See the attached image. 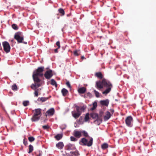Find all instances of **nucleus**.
<instances>
[{"label":"nucleus","mask_w":156,"mask_h":156,"mask_svg":"<svg viewBox=\"0 0 156 156\" xmlns=\"http://www.w3.org/2000/svg\"><path fill=\"white\" fill-rule=\"evenodd\" d=\"M44 67L43 66L39 67L37 69L34 71L32 75L34 83L32 84L30 86L31 88L34 90L41 86L40 82L41 80L38 76L42 77L43 76V73L44 71Z\"/></svg>","instance_id":"nucleus-1"},{"label":"nucleus","mask_w":156,"mask_h":156,"mask_svg":"<svg viewBox=\"0 0 156 156\" xmlns=\"http://www.w3.org/2000/svg\"><path fill=\"white\" fill-rule=\"evenodd\" d=\"M29 105V101H24L23 102V105L24 106H26Z\"/></svg>","instance_id":"nucleus-36"},{"label":"nucleus","mask_w":156,"mask_h":156,"mask_svg":"<svg viewBox=\"0 0 156 156\" xmlns=\"http://www.w3.org/2000/svg\"><path fill=\"white\" fill-rule=\"evenodd\" d=\"M89 119V114L88 113H87L85 117L84 120L85 122L87 121Z\"/></svg>","instance_id":"nucleus-30"},{"label":"nucleus","mask_w":156,"mask_h":156,"mask_svg":"<svg viewBox=\"0 0 156 156\" xmlns=\"http://www.w3.org/2000/svg\"><path fill=\"white\" fill-rule=\"evenodd\" d=\"M80 108L81 111L84 110L86 108V107L83 106Z\"/></svg>","instance_id":"nucleus-43"},{"label":"nucleus","mask_w":156,"mask_h":156,"mask_svg":"<svg viewBox=\"0 0 156 156\" xmlns=\"http://www.w3.org/2000/svg\"><path fill=\"white\" fill-rule=\"evenodd\" d=\"M111 112H114V110H111Z\"/></svg>","instance_id":"nucleus-47"},{"label":"nucleus","mask_w":156,"mask_h":156,"mask_svg":"<svg viewBox=\"0 0 156 156\" xmlns=\"http://www.w3.org/2000/svg\"><path fill=\"white\" fill-rule=\"evenodd\" d=\"M82 117H80L79 119V122L80 123L82 121Z\"/></svg>","instance_id":"nucleus-45"},{"label":"nucleus","mask_w":156,"mask_h":156,"mask_svg":"<svg viewBox=\"0 0 156 156\" xmlns=\"http://www.w3.org/2000/svg\"><path fill=\"white\" fill-rule=\"evenodd\" d=\"M80 50H76L74 52V55L76 56H78L80 54Z\"/></svg>","instance_id":"nucleus-31"},{"label":"nucleus","mask_w":156,"mask_h":156,"mask_svg":"<svg viewBox=\"0 0 156 156\" xmlns=\"http://www.w3.org/2000/svg\"><path fill=\"white\" fill-rule=\"evenodd\" d=\"M56 44L58 48H60V43L59 41H57Z\"/></svg>","instance_id":"nucleus-39"},{"label":"nucleus","mask_w":156,"mask_h":156,"mask_svg":"<svg viewBox=\"0 0 156 156\" xmlns=\"http://www.w3.org/2000/svg\"><path fill=\"white\" fill-rule=\"evenodd\" d=\"M2 45L6 53L10 52V47L9 43L7 41H4L2 42Z\"/></svg>","instance_id":"nucleus-6"},{"label":"nucleus","mask_w":156,"mask_h":156,"mask_svg":"<svg viewBox=\"0 0 156 156\" xmlns=\"http://www.w3.org/2000/svg\"><path fill=\"white\" fill-rule=\"evenodd\" d=\"M34 96L36 97H37L38 95V93L37 91V90H35L34 92Z\"/></svg>","instance_id":"nucleus-38"},{"label":"nucleus","mask_w":156,"mask_h":156,"mask_svg":"<svg viewBox=\"0 0 156 156\" xmlns=\"http://www.w3.org/2000/svg\"><path fill=\"white\" fill-rule=\"evenodd\" d=\"M82 134L85 137L82 138L79 141L80 144L83 146L90 147L93 144V139L90 136L88 133L85 131H82Z\"/></svg>","instance_id":"nucleus-3"},{"label":"nucleus","mask_w":156,"mask_h":156,"mask_svg":"<svg viewBox=\"0 0 156 156\" xmlns=\"http://www.w3.org/2000/svg\"><path fill=\"white\" fill-rule=\"evenodd\" d=\"M72 114L73 116L75 119L78 118L81 115L80 113L77 112L75 111H72Z\"/></svg>","instance_id":"nucleus-17"},{"label":"nucleus","mask_w":156,"mask_h":156,"mask_svg":"<svg viewBox=\"0 0 156 156\" xmlns=\"http://www.w3.org/2000/svg\"><path fill=\"white\" fill-rule=\"evenodd\" d=\"M66 85L68 87H69V88H71V87L70 83L69 81L66 82Z\"/></svg>","instance_id":"nucleus-40"},{"label":"nucleus","mask_w":156,"mask_h":156,"mask_svg":"<svg viewBox=\"0 0 156 156\" xmlns=\"http://www.w3.org/2000/svg\"><path fill=\"white\" fill-rule=\"evenodd\" d=\"M70 140L71 141H77V140L74 137L71 136L70 137Z\"/></svg>","instance_id":"nucleus-37"},{"label":"nucleus","mask_w":156,"mask_h":156,"mask_svg":"<svg viewBox=\"0 0 156 156\" xmlns=\"http://www.w3.org/2000/svg\"><path fill=\"white\" fill-rule=\"evenodd\" d=\"M43 128L44 129H46L49 128V127L48 126H42Z\"/></svg>","instance_id":"nucleus-41"},{"label":"nucleus","mask_w":156,"mask_h":156,"mask_svg":"<svg viewBox=\"0 0 156 156\" xmlns=\"http://www.w3.org/2000/svg\"><path fill=\"white\" fill-rule=\"evenodd\" d=\"M62 134H58L55 136V139L58 140L62 138Z\"/></svg>","instance_id":"nucleus-21"},{"label":"nucleus","mask_w":156,"mask_h":156,"mask_svg":"<svg viewBox=\"0 0 156 156\" xmlns=\"http://www.w3.org/2000/svg\"><path fill=\"white\" fill-rule=\"evenodd\" d=\"M56 147L60 149H62L64 147V144L62 142H60L56 144Z\"/></svg>","instance_id":"nucleus-18"},{"label":"nucleus","mask_w":156,"mask_h":156,"mask_svg":"<svg viewBox=\"0 0 156 156\" xmlns=\"http://www.w3.org/2000/svg\"><path fill=\"white\" fill-rule=\"evenodd\" d=\"M28 139L29 141L32 142L34 141L35 140V138L33 136H30L28 137Z\"/></svg>","instance_id":"nucleus-34"},{"label":"nucleus","mask_w":156,"mask_h":156,"mask_svg":"<svg viewBox=\"0 0 156 156\" xmlns=\"http://www.w3.org/2000/svg\"><path fill=\"white\" fill-rule=\"evenodd\" d=\"M24 43L25 44H27V42H24Z\"/></svg>","instance_id":"nucleus-49"},{"label":"nucleus","mask_w":156,"mask_h":156,"mask_svg":"<svg viewBox=\"0 0 156 156\" xmlns=\"http://www.w3.org/2000/svg\"><path fill=\"white\" fill-rule=\"evenodd\" d=\"M48 98L46 97H41V98H39L38 99V101H41L42 102H44L46 101L48 99Z\"/></svg>","instance_id":"nucleus-23"},{"label":"nucleus","mask_w":156,"mask_h":156,"mask_svg":"<svg viewBox=\"0 0 156 156\" xmlns=\"http://www.w3.org/2000/svg\"><path fill=\"white\" fill-rule=\"evenodd\" d=\"M12 89L14 90H17V87L16 84H14L12 86Z\"/></svg>","instance_id":"nucleus-32"},{"label":"nucleus","mask_w":156,"mask_h":156,"mask_svg":"<svg viewBox=\"0 0 156 156\" xmlns=\"http://www.w3.org/2000/svg\"><path fill=\"white\" fill-rule=\"evenodd\" d=\"M52 71L51 69L46 71L44 74V76L47 79H50L53 76Z\"/></svg>","instance_id":"nucleus-8"},{"label":"nucleus","mask_w":156,"mask_h":156,"mask_svg":"<svg viewBox=\"0 0 156 156\" xmlns=\"http://www.w3.org/2000/svg\"><path fill=\"white\" fill-rule=\"evenodd\" d=\"M61 92L62 95L64 96H66L68 93V90L65 88L62 89V90Z\"/></svg>","instance_id":"nucleus-20"},{"label":"nucleus","mask_w":156,"mask_h":156,"mask_svg":"<svg viewBox=\"0 0 156 156\" xmlns=\"http://www.w3.org/2000/svg\"><path fill=\"white\" fill-rule=\"evenodd\" d=\"M58 11L61 16H63L64 15L65 11L63 9L60 8L58 9Z\"/></svg>","instance_id":"nucleus-22"},{"label":"nucleus","mask_w":156,"mask_h":156,"mask_svg":"<svg viewBox=\"0 0 156 156\" xmlns=\"http://www.w3.org/2000/svg\"><path fill=\"white\" fill-rule=\"evenodd\" d=\"M65 149L66 150L73 151L76 150V148L74 144L69 143L65 146Z\"/></svg>","instance_id":"nucleus-9"},{"label":"nucleus","mask_w":156,"mask_h":156,"mask_svg":"<svg viewBox=\"0 0 156 156\" xmlns=\"http://www.w3.org/2000/svg\"><path fill=\"white\" fill-rule=\"evenodd\" d=\"M96 87L98 89H101L105 87L106 89L102 92V94L105 95L108 93L111 90L112 86L111 83L108 80L104 79L101 80L97 81L96 82Z\"/></svg>","instance_id":"nucleus-2"},{"label":"nucleus","mask_w":156,"mask_h":156,"mask_svg":"<svg viewBox=\"0 0 156 156\" xmlns=\"http://www.w3.org/2000/svg\"><path fill=\"white\" fill-rule=\"evenodd\" d=\"M23 143L24 144L26 145L27 144V142L26 140H25V139H24L23 140Z\"/></svg>","instance_id":"nucleus-42"},{"label":"nucleus","mask_w":156,"mask_h":156,"mask_svg":"<svg viewBox=\"0 0 156 156\" xmlns=\"http://www.w3.org/2000/svg\"><path fill=\"white\" fill-rule=\"evenodd\" d=\"M86 90V88L83 87L79 88L78 90V92L80 94H83L85 93Z\"/></svg>","instance_id":"nucleus-13"},{"label":"nucleus","mask_w":156,"mask_h":156,"mask_svg":"<svg viewBox=\"0 0 156 156\" xmlns=\"http://www.w3.org/2000/svg\"><path fill=\"white\" fill-rule=\"evenodd\" d=\"M108 144L106 143H104L101 145V148L104 150H105L108 147Z\"/></svg>","instance_id":"nucleus-26"},{"label":"nucleus","mask_w":156,"mask_h":156,"mask_svg":"<svg viewBox=\"0 0 156 156\" xmlns=\"http://www.w3.org/2000/svg\"><path fill=\"white\" fill-rule=\"evenodd\" d=\"M59 48H56L54 50V51L55 53H57L58 51V49Z\"/></svg>","instance_id":"nucleus-46"},{"label":"nucleus","mask_w":156,"mask_h":156,"mask_svg":"<svg viewBox=\"0 0 156 156\" xmlns=\"http://www.w3.org/2000/svg\"><path fill=\"white\" fill-rule=\"evenodd\" d=\"M29 151L28 153L30 154L33 151L34 148L33 146L31 145H30L29 146Z\"/></svg>","instance_id":"nucleus-27"},{"label":"nucleus","mask_w":156,"mask_h":156,"mask_svg":"<svg viewBox=\"0 0 156 156\" xmlns=\"http://www.w3.org/2000/svg\"><path fill=\"white\" fill-rule=\"evenodd\" d=\"M97 107V103L96 102H95L93 104V107L91 108L90 109L92 111L94 110Z\"/></svg>","instance_id":"nucleus-28"},{"label":"nucleus","mask_w":156,"mask_h":156,"mask_svg":"<svg viewBox=\"0 0 156 156\" xmlns=\"http://www.w3.org/2000/svg\"><path fill=\"white\" fill-rule=\"evenodd\" d=\"M83 97L84 98L88 97L90 98L92 97V94L90 92H88L86 94H85Z\"/></svg>","instance_id":"nucleus-24"},{"label":"nucleus","mask_w":156,"mask_h":156,"mask_svg":"<svg viewBox=\"0 0 156 156\" xmlns=\"http://www.w3.org/2000/svg\"><path fill=\"white\" fill-rule=\"evenodd\" d=\"M51 84L53 86H55V87H57V85L56 82L53 79H51Z\"/></svg>","instance_id":"nucleus-25"},{"label":"nucleus","mask_w":156,"mask_h":156,"mask_svg":"<svg viewBox=\"0 0 156 156\" xmlns=\"http://www.w3.org/2000/svg\"><path fill=\"white\" fill-rule=\"evenodd\" d=\"M100 103L102 105L107 106L109 103V100L108 99L105 100H101L100 101Z\"/></svg>","instance_id":"nucleus-15"},{"label":"nucleus","mask_w":156,"mask_h":156,"mask_svg":"<svg viewBox=\"0 0 156 156\" xmlns=\"http://www.w3.org/2000/svg\"><path fill=\"white\" fill-rule=\"evenodd\" d=\"M67 156H79L80 155L78 151L76 150L74 151H71L70 153L67 154Z\"/></svg>","instance_id":"nucleus-12"},{"label":"nucleus","mask_w":156,"mask_h":156,"mask_svg":"<svg viewBox=\"0 0 156 156\" xmlns=\"http://www.w3.org/2000/svg\"><path fill=\"white\" fill-rule=\"evenodd\" d=\"M84 58V57L83 56H82V57H81V58Z\"/></svg>","instance_id":"nucleus-48"},{"label":"nucleus","mask_w":156,"mask_h":156,"mask_svg":"<svg viewBox=\"0 0 156 156\" xmlns=\"http://www.w3.org/2000/svg\"><path fill=\"white\" fill-rule=\"evenodd\" d=\"M90 116L93 119H97V120L95 121V122L96 121H98V120H99V117H98L97 114L92 113L90 114Z\"/></svg>","instance_id":"nucleus-14"},{"label":"nucleus","mask_w":156,"mask_h":156,"mask_svg":"<svg viewBox=\"0 0 156 156\" xmlns=\"http://www.w3.org/2000/svg\"><path fill=\"white\" fill-rule=\"evenodd\" d=\"M75 107L76 108V112L80 113V114H81V112L80 108L77 105Z\"/></svg>","instance_id":"nucleus-29"},{"label":"nucleus","mask_w":156,"mask_h":156,"mask_svg":"<svg viewBox=\"0 0 156 156\" xmlns=\"http://www.w3.org/2000/svg\"><path fill=\"white\" fill-rule=\"evenodd\" d=\"M41 109L40 108L36 109L33 110L34 113V115L31 118L32 122H35L38 120L41 116Z\"/></svg>","instance_id":"nucleus-4"},{"label":"nucleus","mask_w":156,"mask_h":156,"mask_svg":"<svg viewBox=\"0 0 156 156\" xmlns=\"http://www.w3.org/2000/svg\"><path fill=\"white\" fill-rule=\"evenodd\" d=\"M14 38L17 41L18 43H21L22 42L23 40V35L21 32H18L15 33Z\"/></svg>","instance_id":"nucleus-5"},{"label":"nucleus","mask_w":156,"mask_h":156,"mask_svg":"<svg viewBox=\"0 0 156 156\" xmlns=\"http://www.w3.org/2000/svg\"><path fill=\"white\" fill-rule=\"evenodd\" d=\"M110 113L108 112H107L105 113V115L104 117V119L105 121L108 120L111 117Z\"/></svg>","instance_id":"nucleus-16"},{"label":"nucleus","mask_w":156,"mask_h":156,"mask_svg":"<svg viewBox=\"0 0 156 156\" xmlns=\"http://www.w3.org/2000/svg\"><path fill=\"white\" fill-rule=\"evenodd\" d=\"M55 113V110L53 108H51L48 110L45 113V115L46 116H52Z\"/></svg>","instance_id":"nucleus-11"},{"label":"nucleus","mask_w":156,"mask_h":156,"mask_svg":"<svg viewBox=\"0 0 156 156\" xmlns=\"http://www.w3.org/2000/svg\"><path fill=\"white\" fill-rule=\"evenodd\" d=\"M12 27L15 30H17L18 29L17 25L16 24H13L12 26Z\"/></svg>","instance_id":"nucleus-33"},{"label":"nucleus","mask_w":156,"mask_h":156,"mask_svg":"<svg viewBox=\"0 0 156 156\" xmlns=\"http://www.w3.org/2000/svg\"><path fill=\"white\" fill-rule=\"evenodd\" d=\"M39 154L37 156H41L42 155V153L41 151H39Z\"/></svg>","instance_id":"nucleus-44"},{"label":"nucleus","mask_w":156,"mask_h":156,"mask_svg":"<svg viewBox=\"0 0 156 156\" xmlns=\"http://www.w3.org/2000/svg\"><path fill=\"white\" fill-rule=\"evenodd\" d=\"M73 135L75 137L79 138L82 136V131L75 130L73 132Z\"/></svg>","instance_id":"nucleus-10"},{"label":"nucleus","mask_w":156,"mask_h":156,"mask_svg":"<svg viewBox=\"0 0 156 156\" xmlns=\"http://www.w3.org/2000/svg\"><path fill=\"white\" fill-rule=\"evenodd\" d=\"M125 122L126 125L129 127H131L132 126V122L133 120L131 116H128L125 119Z\"/></svg>","instance_id":"nucleus-7"},{"label":"nucleus","mask_w":156,"mask_h":156,"mask_svg":"<svg viewBox=\"0 0 156 156\" xmlns=\"http://www.w3.org/2000/svg\"><path fill=\"white\" fill-rule=\"evenodd\" d=\"M94 93L96 96L97 98L99 97L100 96L99 93L95 90H94Z\"/></svg>","instance_id":"nucleus-35"},{"label":"nucleus","mask_w":156,"mask_h":156,"mask_svg":"<svg viewBox=\"0 0 156 156\" xmlns=\"http://www.w3.org/2000/svg\"><path fill=\"white\" fill-rule=\"evenodd\" d=\"M95 76L100 79H102L103 78V76L100 72L96 73L95 74Z\"/></svg>","instance_id":"nucleus-19"}]
</instances>
